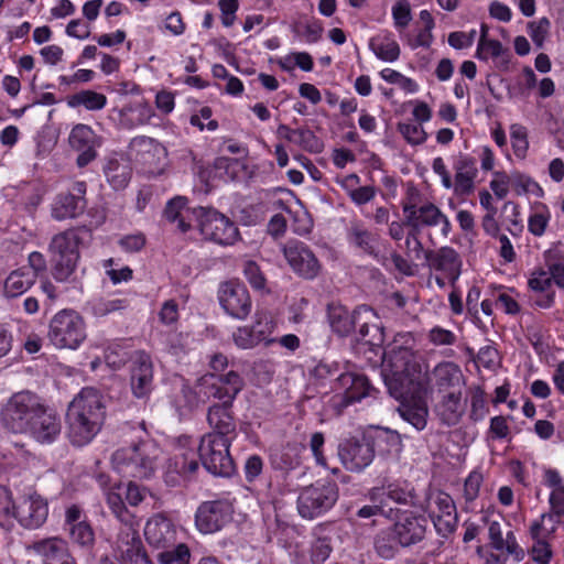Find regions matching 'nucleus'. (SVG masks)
Returning a JSON list of instances; mask_svg holds the SVG:
<instances>
[{
	"label": "nucleus",
	"mask_w": 564,
	"mask_h": 564,
	"mask_svg": "<svg viewBox=\"0 0 564 564\" xmlns=\"http://www.w3.org/2000/svg\"><path fill=\"white\" fill-rule=\"evenodd\" d=\"M106 416L105 398L93 387H86L67 409V434L75 446L88 444L100 431Z\"/></svg>",
	"instance_id": "nucleus-2"
},
{
	"label": "nucleus",
	"mask_w": 564,
	"mask_h": 564,
	"mask_svg": "<svg viewBox=\"0 0 564 564\" xmlns=\"http://www.w3.org/2000/svg\"><path fill=\"white\" fill-rule=\"evenodd\" d=\"M482 480L481 473L474 470L469 474L464 484V497L467 501H474L479 496Z\"/></svg>",
	"instance_id": "nucleus-63"
},
{
	"label": "nucleus",
	"mask_w": 564,
	"mask_h": 564,
	"mask_svg": "<svg viewBox=\"0 0 564 564\" xmlns=\"http://www.w3.org/2000/svg\"><path fill=\"white\" fill-rule=\"evenodd\" d=\"M107 181L115 189L124 188L131 178V167L124 161L110 159L105 166Z\"/></svg>",
	"instance_id": "nucleus-39"
},
{
	"label": "nucleus",
	"mask_w": 564,
	"mask_h": 564,
	"mask_svg": "<svg viewBox=\"0 0 564 564\" xmlns=\"http://www.w3.org/2000/svg\"><path fill=\"white\" fill-rule=\"evenodd\" d=\"M370 47L375 55L384 62H394L400 56V46L390 36H386L379 42L372 40Z\"/></svg>",
	"instance_id": "nucleus-46"
},
{
	"label": "nucleus",
	"mask_w": 564,
	"mask_h": 564,
	"mask_svg": "<svg viewBox=\"0 0 564 564\" xmlns=\"http://www.w3.org/2000/svg\"><path fill=\"white\" fill-rule=\"evenodd\" d=\"M510 138L514 154L523 158L529 147L527 129L518 123L512 124L510 127Z\"/></svg>",
	"instance_id": "nucleus-54"
},
{
	"label": "nucleus",
	"mask_w": 564,
	"mask_h": 564,
	"mask_svg": "<svg viewBox=\"0 0 564 564\" xmlns=\"http://www.w3.org/2000/svg\"><path fill=\"white\" fill-rule=\"evenodd\" d=\"M293 143L311 153H321L324 149L323 141L307 127L296 129V137Z\"/></svg>",
	"instance_id": "nucleus-48"
},
{
	"label": "nucleus",
	"mask_w": 564,
	"mask_h": 564,
	"mask_svg": "<svg viewBox=\"0 0 564 564\" xmlns=\"http://www.w3.org/2000/svg\"><path fill=\"white\" fill-rule=\"evenodd\" d=\"M543 259L552 282L564 289V252L554 247L544 252Z\"/></svg>",
	"instance_id": "nucleus-40"
},
{
	"label": "nucleus",
	"mask_w": 564,
	"mask_h": 564,
	"mask_svg": "<svg viewBox=\"0 0 564 564\" xmlns=\"http://www.w3.org/2000/svg\"><path fill=\"white\" fill-rule=\"evenodd\" d=\"M161 451L151 441H141L117 449L111 455V464L122 477L145 480L155 475Z\"/></svg>",
	"instance_id": "nucleus-3"
},
{
	"label": "nucleus",
	"mask_w": 564,
	"mask_h": 564,
	"mask_svg": "<svg viewBox=\"0 0 564 564\" xmlns=\"http://www.w3.org/2000/svg\"><path fill=\"white\" fill-rule=\"evenodd\" d=\"M130 151L135 153L141 160L151 163L154 159L158 161L166 156V149L155 139L145 135L133 138L129 144Z\"/></svg>",
	"instance_id": "nucleus-31"
},
{
	"label": "nucleus",
	"mask_w": 564,
	"mask_h": 564,
	"mask_svg": "<svg viewBox=\"0 0 564 564\" xmlns=\"http://www.w3.org/2000/svg\"><path fill=\"white\" fill-rule=\"evenodd\" d=\"M507 50L498 40H487L485 42H478L476 56L480 59H487L489 56L497 58L502 56Z\"/></svg>",
	"instance_id": "nucleus-58"
},
{
	"label": "nucleus",
	"mask_w": 564,
	"mask_h": 564,
	"mask_svg": "<svg viewBox=\"0 0 564 564\" xmlns=\"http://www.w3.org/2000/svg\"><path fill=\"white\" fill-rule=\"evenodd\" d=\"M185 212L187 213L185 198L175 197L166 204L164 217L170 223L177 221V228L182 232H186L191 228V225L185 220Z\"/></svg>",
	"instance_id": "nucleus-43"
},
{
	"label": "nucleus",
	"mask_w": 564,
	"mask_h": 564,
	"mask_svg": "<svg viewBox=\"0 0 564 564\" xmlns=\"http://www.w3.org/2000/svg\"><path fill=\"white\" fill-rule=\"evenodd\" d=\"M432 375L435 380V386L440 390H447L449 388L459 387L463 381V373L460 368L451 361L438 364L433 369Z\"/></svg>",
	"instance_id": "nucleus-34"
},
{
	"label": "nucleus",
	"mask_w": 564,
	"mask_h": 564,
	"mask_svg": "<svg viewBox=\"0 0 564 564\" xmlns=\"http://www.w3.org/2000/svg\"><path fill=\"white\" fill-rule=\"evenodd\" d=\"M232 406L210 405L207 411V422L212 431L208 435L223 436L225 438L235 440L237 429L235 417L232 415Z\"/></svg>",
	"instance_id": "nucleus-23"
},
{
	"label": "nucleus",
	"mask_w": 564,
	"mask_h": 564,
	"mask_svg": "<svg viewBox=\"0 0 564 564\" xmlns=\"http://www.w3.org/2000/svg\"><path fill=\"white\" fill-rule=\"evenodd\" d=\"M90 238V230L77 227L55 235L50 243L52 274L58 282H66L75 272L79 246Z\"/></svg>",
	"instance_id": "nucleus-4"
},
{
	"label": "nucleus",
	"mask_w": 564,
	"mask_h": 564,
	"mask_svg": "<svg viewBox=\"0 0 564 564\" xmlns=\"http://www.w3.org/2000/svg\"><path fill=\"white\" fill-rule=\"evenodd\" d=\"M347 240L368 254L376 253V236L359 221H352L348 227Z\"/></svg>",
	"instance_id": "nucleus-36"
},
{
	"label": "nucleus",
	"mask_w": 564,
	"mask_h": 564,
	"mask_svg": "<svg viewBox=\"0 0 564 564\" xmlns=\"http://www.w3.org/2000/svg\"><path fill=\"white\" fill-rule=\"evenodd\" d=\"M119 489V484L105 489L106 503L122 524H130L134 521V516L127 509Z\"/></svg>",
	"instance_id": "nucleus-38"
},
{
	"label": "nucleus",
	"mask_w": 564,
	"mask_h": 564,
	"mask_svg": "<svg viewBox=\"0 0 564 564\" xmlns=\"http://www.w3.org/2000/svg\"><path fill=\"white\" fill-rule=\"evenodd\" d=\"M327 311L329 325L338 336H348L356 328L355 311L350 313L345 306L335 303L329 304Z\"/></svg>",
	"instance_id": "nucleus-30"
},
{
	"label": "nucleus",
	"mask_w": 564,
	"mask_h": 564,
	"mask_svg": "<svg viewBox=\"0 0 564 564\" xmlns=\"http://www.w3.org/2000/svg\"><path fill=\"white\" fill-rule=\"evenodd\" d=\"M135 520L130 524H123L118 533L117 549L123 560L140 563L148 562L147 554L143 550L141 538L134 527Z\"/></svg>",
	"instance_id": "nucleus-19"
},
{
	"label": "nucleus",
	"mask_w": 564,
	"mask_h": 564,
	"mask_svg": "<svg viewBox=\"0 0 564 564\" xmlns=\"http://www.w3.org/2000/svg\"><path fill=\"white\" fill-rule=\"evenodd\" d=\"M61 421L57 415L48 411L45 405L32 420L28 434L40 443H52L61 433Z\"/></svg>",
	"instance_id": "nucleus-20"
},
{
	"label": "nucleus",
	"mask_w": 564,
	"mask_h": 564,
	"mask_svg": "<svg viewBox=\"0 0 564 564\" xmlns=\"http://www.w3.org/2000/svg\"><path fill=\"white\" fill-rule=\"evenodd\" d=\"M273 468L280 470H291L301 464V458L295 446H284L271 454Z\"/></svg>",
	"instance_id": "nucleus-42"
},
{
	"label": "nucleus",
	"mask_w": 564,
	"mask_h": 564,
	"mask_svg": "<svg viewBox=\"0 0 564 564\" xmlns=\"http://www.w3.org/2000/svg\"><path fill=\"white\" fill-rule=\"evenodd\" d=\"M193 214L205 239L224 246L232 245L238 239L237 226L216 209L198 207Z\"/></svg>",
	"instance_id": "nucleus-9"
},
{
	"label": "nucleus",
	"mask_w": 564,
	"mask_h": 564,
	"mask_svg": "<svg viewBox=\"0 0 564 564\" xmlns=\"http://www.w3.org/2000/svg\"><path fill=\"white\" fill-rule=\"evenodd\" d=\"M42 406L41 399L30 391L14 393L2 409V424L12 433L28 432Z\"/></svg>",
	"instance_id": "nucleus-6"
},
{
	"label": "nucleus",
	"mask_w": 564,
	"mask_h": 564,
	"mask_svg": "<svg viewBox=\"0 0 564 564\" xmlns=\"http://www.w3.org/2000/svg\"><path fill=\"white\" fill-rule=\"evenodd\" d=\"M47 514L46 501L34 494L23 497L15 505L12 517L25 529H37L46 521Z\"/></svg>",
	"instance_id": "nucleus-15"
},
{
	"label": "nucleus",
	"mask_w": 564,
	"mask_h": 564,
	"mask_svg": "<svg viewBox=\"0 0 564 564\" xmlns=\"http://www.w3.org/2000/svg\"><path fill=\"white\" fill-rule=\"evenodd\" d=\"M401 417L416 431H422L427 424L429 408L423 399H413L402 403L398 409Z\"/></svg>",
	"instance_id": "nucleus-32"
},
{
	"label": "nucleus",
	"mask_w": 564,
	"mask_h": 564,
	"mask_svg": "<svg viewBox=\"0 0 564 564\" xmlns=\"http://www.w3.org/2000/svg\"><path fill=\"white\" fill-rule=\"evenodd\" d=\"M338 457L343 466L354 473L368 467L375 458V447L368 437L345 438L338 444Z\"/></svg>",
	"instance_id": "nucleus-11"
},
{
	"label": "nucleus",
	"mask_w": 564,
	"mask_h": 564,
	"mask_svg": "<svg viewBox=\"0 0 564 564\" xmlns=\"http://www.w3.org/2000/svg\"><path fill=\"white\" fill-rule=\"evenodd\" d=\"M69 107L84 106L87 110H100L107 104V97L104 94L94 90H82L69 97L67 101Z\"/></svg>",
	"instance_id": "nucleus-41"
},
{
	"label": "nucleus",
	"mask_w": 564,
	"mask_h": 564,
	"mask_svg": "<svg viewBox=\"0 0 564 564\" xmlns=\"http://www.w3.org/2000/svg\"><path fill=\"white\" fill-rule=\"evenodd\" d=\"M32 550L39 555L43 564H77L68 551L67 543L57 538L37 541Z\"/></svg>",
	"instance_id": "nucleus-21"
},
{
	"label": "nucleus",
	"mask_w": 564,
	"mask_h": 564,
	"mask_svg": "<svg viewBox=\"0 0 564 564\" xmlns=\"http://www.w3.org/2000/svg\"><path fill=\"white\" fill-rule=\"evenodd\" d=\"M198 468V463L194 452L187 451L182 454L174 455L166 463L164 471V481L170 487L180 484L182 477L194 474Z\"/></svg>",
	"instance_id": "nucleus-27"
},
{
	"label": "nucleus",
	"mask_w": 564,
	"mask_h": 564,
	"mask_svg": "<svg viewBox=\"0 0 564 564\" xmlns=\"http://www.w3.org/2000/svg\"><path fill=\"white\" fill-rule=\"evenodd\" d=\"M153 388V364L144 351H137L131 365V389L137 398L147 397Z\"/></svg>",
	"instance_id": "nucleus-16"
},
{
	"label": "nucleus",
	"mask_w": 564,
	"mask_h": 564,
	"mask_svg": "<svg viewBox=\"0 0 564 564\" xmlns=\"http://www.w3.org/2000/svg\"><path fill=\"white\" fill-rule=\"evenodd\" d=\"M392 17L397 29L406 28L412 20L410 3L406 0H398L392 7Z\"/></svg>",
	"instance_id": "nucleus-56"
},
{
	"label": "nucleus",
	"mask_w": 564,
	"mask_h": 564,
	"mask_svg": "<svg viewBox=\"0 0 564 564\" xmlns=\"http://www.w3.org/2000/svg\"><path fill=\"white\" fill-rule=\"evenodd\" d=\"M551 22L546 17L528 23V33L538 48H541L550 32Z\"/></svg>",
	"instance_id": "nucleus-52"
},
{
	"label": "nucleus",
	"mask_w": 564,
	"mask_h": 564,
	"mask_svg": "<svg viewBox=\"0 0 564 564\" xmlns=\"http://www.w3.org/2000/svg\"><path fill=\"white\" fill-rule=\"evenodd\" d=\"M87 184L77 181L67 192L56 195L52 204L51 214L56 220L73 219L84 213L86 208Z\"/></svg>",
	"instance_id": "nucleus-14"
},
{
	"label": "nucleus",
	"mask_w": 564,
	"mask_h": 564,
	"mask_svg": "<svg viewBox=\"0 0 564 564\" xmlns=\"http://www.w3.org/2000/svg\"><path fill=\"white\" fill-rule=\"evenodd\" d=\"M210 379H217L218 382L228 390L229 394L234 398L240 393V391L245 387V381L240 373L237 371L230 370L227 373H220L216 376L215 373H210Z\"/></svg>",
	"instance_id": "nucleus-51"
},
{
	"label": "nucleus",
	"mask_w": 564,
	"mask_h": 564,
	"mask_svg": "<svg viewBox=\"0 0 564 564\" xmlns=\"http://www.w3.org/2000/svg\"><path fill=\"white\" fill-rule=\"evenodd\" d=\"M84 318L73 310H62L50 321L47 339L57 349H77L86 339Z\"/></svg>",
	"instance_id": "nucleus-5"
},
{
	"label": "nucleus",
	"mask_w": 564,
	"mask_h": 564,
	"mask_svg": "<svg viewBox=\"0 0 564 564\" xmlns=\"http://www.w3.org/2000/svg\"><path fill=\"white\" fill-rule=\"evenodd\" d=\"M69 530V538L74 544L84 549H91L95 543V533L91 525L83 520L74 523Z\"/></svg>",
	"instance_id": "nucleus-45"
},
{
	"label": "nucleus",
	"mask_w": 564,
	"mask_h": 564,
	"mask_svg": "<svg viewBox=\"0 0 564 564\" xmlns=\"http://www.w3.org/2000/svg\"><path fill=\"white\" fill-rule=\"evenodd\" d=\"M528 284L530 289L535 292H546L551 288L552 278L550 276L545 267L539 268L532 272Z\"/></svg>",
	"instance_id": "nucleus-61"
},
{
	"label": "nucleus",
	"mask_w": 564,
	"mask_h": 564,
	"mask_svg": "<svg viewBox=\"0 0 564 564\" xmlns=\"http://www.w3.org/2000/svg\"><path fill=\"white\" fill-rule=\"evenodd\" d=\"M338 499L334 481L321 480L304 487L297 497V511L303 519L313 520L326 513Z\"/></svg>",
	"instance_id": "nucleus-7"
},
{
	"label": "nucleus",
	"mask_w": 564,
	"mask_h": 564,
	"mask_svg": "<svg viewBox=\"0 0 564 564\" xmlns=\"http://www.w3.org/2000/svg\"><path fill=\"white\" fill-rule=\"evenodd\" d=\"M398 130L411 144H421L427 138L426 132L420 123L401 122L398 124Z\"/></svg>",
	"instance_id": "nucleus-53"
},
{
	"label": "nucleus",
	"mask_w": 564,
	"mask_h": 564,
	"mask_svg": "<svg viewBox=\"0 0 564 564\" xmlns=\"http://www.w3.org/2000/svg\"><path fill=\"white\" fill-rule=\"evenodd\" d=\"M454 193L458 196L470 195L475 189V178L478 173L476 160L469 155H459L454 164Z\"/></svg>",
	"instance_id": "nucleus-25"
},
{
	"label": "nucleus",
	"mask_w": 564,
	"mask_h": 564,
	"mask_svg": "<svg viewBox=\"0 0 564 564\" xmlns=\"http://www.w3.org/2000/svg\"><path fill=\"white\" fill-rule=\"evenodd\" d=\"M126 307V301L121 299H98L91 303V312L95 316L102 317Z\"/></svg>",
	"instance_id": "nucleus-55"
},
{
	"label": "nucleus",
	"mask_w": 564,
	"mask_h": 564,
	"mask_svg": "<svg viewBox=\"0 0 564 564\" xmlns=\"http://www.w3.org/2000/svg\"><path fill=\"white\" fill-rule=\"evenodd\" d=\"M534 543L530 550V554L532 560L536 564H549L553 552L551 545L546 541V539L533 540Z\"/></svg>",
	"instance_id": "nucleus-60"
},
{
	"label": "nucleus",
	"mask_w": 564,
	"mask_h": 564,
	"mask_svg": "<svg viewBox=\"0 0 564 564\" xmlns=\"http://www.w3.org/2000/svg\"><path fill=\"white\" fill-rule=\"evenodd\" d=\"M96 134L89 126L77 124L69 134V144L74 150L97 147Z\"/></svg>",
	"instance_id": "nucleus-44"
},
{
	"label": "nucleus",
	"mask_w": 564,
	"mask_h": 564,
	"mask_svg": "<svg viewBox=\"0 0 564 564\" xmlns=\"http://www.w3.org/2000/svg\"><path fill=\"white\" fill-rule=\"evenodd\" d=\"M436 531L446 536L452 533L457 524V513L451 514H430Z\"/></svg>",
	"instance_id": "nucleus-62"
},
{
	"label": "nucleus",
	"mask_w": 564,
	"mask_h": 564,
	"mask_svg": "<svg viewBox=\"0 0 564 564\" xmlns=\"http://www.w3.org/2000/svg\"><path fill=\"white\" fill-rule=\"evenodd\" d=\"M273 328V321L267 312L256 313V322L252 325L251 329L253 330L260 343L264 341L265 344H271L275 341L274 339H269V335L272 333Z\"/></svg>",
	"instance_id": "nucleus-50"
},
{
	"label": "nucleus",
	"mask_w": 564,
	"mask_h": 564,
	"mask_svg": "<svg viewBox=\"0 0 564 564\" xmlns=\"http://www.w3.org/2000/svg\"><path fill=\"white\" fill-rule=\"evenodd\" d=\"M336 389L343 390L344 405L370 395L372 389L368 378L365 375L356 372L341 373L336 378Z\"/></svg>",
	"instance_id": "nucleus-22"
},
{
	"label": "nucleus",
	"mask_w": 564,
	"mask_h": 564,
	"mask_svg": "<svg viewBox=\"0 0 564 564\" xmlns=\"http://www.w3.org/2000/svg\"><path fill=\"white\" fill-rule=\"evenodd\" d=\"M456 513V507L452 497L445 492H438L430 505V514Z\"/></svg>",
	"instance_id": "nucleus-57"
},
{
	"label": "nucleus",
	"mask_w": 564,
	"mask_h": 564,
	"mask_svg": "<svg viewBox=\"0 0 564 564\" xmlns=\"http://www.w3.org/2000/svg\"><path fill=\"white\" fill-rule=\"evenodd\" d=\"M403 213L405 224L410 228H417L419 230L421 226L433 227L440 225L443 217L441 209L432 203H426L420 207L405 204Z\"/></svg>",
	"instance_id": "nucleus-28"
},
{
	"label": "nucleus",
	"mask_w": 564,
	"mask_h": 564,
	"mask_svg": "<svg viewBox=\"0 0 564 564\" xmlns=\"http://www.w3.org/2000/svg\"><path fill=\"white\" fill-rule=\"evenodd\" d=\"M387 373L384 383L391 397L402 398L410 386L424 388L431 381L429 365L416 349V341L411 333H399L386 352Z\"/></svg>",
	"instance_id": "nucleus-1"
},
{
	"label": "nucleus",
	"mask_w": 564,
	"mask_h": 564,
	"mask_svg": "<svg viewBox=\"0 0 564 564\" xmlns=\"http://www.w3.org/2000/svg\"><path fill=\"white\" fill-rule=\"evenodd\" d=\"M460 397V391H453L444 395L437 404L436 414L443 424L454 426L460 421L465 410Z\"/></svg>",
	"instance_id": "nucleus-29"
},
{
	"label": "nucleus",
	"mask_w": 564,
	"mask_h": 564,
	"mask_svg": "<svg viewBox=\"0 0 564 564\" xmlns=\"http://www.w3.org/2000/svg\"><path fill=\"white\" fill-rule=\"evenodd\" d=\"M232 512L228 500L205 501L196 511V528L204 534L217 532L231 520Z\"/></svg>",
	"instance_id": "nucleus-13"
},
{
	"label": "nucleus",
	"mask_w": 564,
	"mask_h": 564,
	"mask_svg": "<svg viewBox=\"0 0 564 564\" xmlns=\"http://www.w3.org/2000/svg\"><path fill=\"white\" fill-rule=\"evenodd\" d=\"M189 557V549L185 543H175L174 546L158 554L159 561L163 564H188Z\"/></svg>",
	"instance_id": "nucleus-49"
},
{
	"label": "nucleus",
	"mask_w": 564,
	"mask_h": 564,
	"mask_svg": "<svg viewBox=\"0 0 564 564\" xmlns=\"http://www.w3.org/2000/svg\"><path fill=\"white\" fill-rule=\"evenodd\" d=\"M491 547L498 552L511 556L516 562H521L524 556V550L520 546L513 531H508L502 539L496 542Z\"/></svg>",
	"instance_id": "nucleus-47"
},
{
	"label": "nucleus",
	"mask_w": 564,
	"mask_h": 564,
	"mask_svg": "<svg viewBox=\"0 0 564 564\" xmlns=\"http://www.w3.org/2000/svg\"><path fill=\"white\" fill-rule=\"evenodd\" d=\"M332 552L330 543L327 539H317L311 547V560L314 564L324 563Z\"/></svg>",
	"instance_id": "nucleus-64"
},
{
	"label": "nucleus",
	"mask_w": 564,
	"mask_h": 564,
	"mask_svg": "<svg viewBox=\"0 0 564 564\" xmlns=\"http://www.w3.org/2000/svg\"><path fill=\"white\" fill-rule=\"evenodd\" d=\"M198 388V394H203L207 399H215L219 401L213 405L232 406L234 400L236 399L229 394L228 390H226L217 379H210V373L202 378Z\"/></svg>",
	"instance_id": "nucleus-37"
},
{
	"label": "nucleus",
	"mask_w": 564,
	"mask_h": 564,
	"mask_svg": "<svg viewBox=\"0 0 564 564\" xmlns=\"http://www.w3.org/2000/svg\"><path fill=\"white\" fill-rule=\"evenodd\" d=\"M427 519L423 516L404 513L391 525L402 547L420 543L426 533Z\"/></svg>",
	"instance_id": "nucleus-17"
},
{
	"label": "nucleus",
	"mask_w": 564,
	"mask_h": 564,
	"mask_svg": "<svg viewBox=\"0 0 564 564\" xmlns=\"http://www.w3.org/2000/svg\"><path fill=\"white\" fill-rule=\"evenodd\" d=\"M373 547L379 557L392 560L402 546L395 532L391 527H388L375 535Z\"/></svg>",
	"instance_id": "nucleus-35"
},
{
	"label": "nucleus",
	"mask_w": 564,
	"mask_h": 564,
	"mask_svg": "<svg viewBox=\"0 0 564 564\" xmlns=\"http://www.w3.org/2000/svg\"><path fill=\"white\" fill-rule=\"evenodd\" d=\"M223 310L234 318L245 319L251 312V297L245 284L237 281L223 283L218 290Z\"/></svg>",
	"instance_id": "nucleus-12"
},
{
	"label": "nucleus",
	"mask_w": 564,
	"mask_h": 564,
	"mask_svg": "<svg viewBox=\"0 0 564 564\" xmlns=\"http://www.w3.org/2000/svg\"><path fill=\"white\" fill-rule=\"evenodd\" d=\"M35 272L26 267L12 271L4 281V294L17 297L28 291L35 283Z\"/></svg>",
	"instance_id": "nucleus-33"
},
{
	"label": "nucleus",
	"mask_w": 564,
	"mask_h": 564,
	"mask_svg": "<svg viewBox=\"0 0 564 564\" xmlns=\"http://www.w3.org/2000/svg\"><path fill=\"white\" fill-rule=\"evenodd\" d=\"M426 260L432 269L442 271L452 283L460 274V260L458 253L451 247H442L437 251H427Z\"/></svg>",
	"instance_id": "nucleus-26"
},
{
	"label": "nucleus",
	"mask_w": 564,
	"mask_h": 564,
	"mask_svg": "<svg viewBox=\"0 0 564 564\" xmlns=\"http://www.w3.org/2000/svg\"><path fill=\"white\" fill-rule=\"evenodd\" d=\"M355 317L357 318L358 340L368 345H378L383 340L381 327L377 323L378 316L371 307L358 306L355 310Z\"/></svg>",
	"instance_id": "nucleus-24"
},
{
	"label": "nucleus",
	"mask_w": 564,
	"mask_h": 564,
	"mask_svg": "<svg viewBox=\"0 0 564 564\" xmlns=\"http://www.w3.org/2000/svg\"><path fill=\"white\" fill-rule=\"evenodd\" d=\"M234 440L205 434L199 443L198 454L203 466L213 475L230 476L235 470L229 447Z\"/></svg>",
	"instance_id": "nucleus-8"
},
{
	"label": "nucleus",
	"mask_w": 564,
	"mask_h": 564,
	"mask_svg": "<svg viewBox=\"0 0 564 564\" xmlns=\"http://www.w3.org/2000/svg\"><path fill=\"white\" fill-rule=\"evenodd\" d=\"M144 535L148 543L156 549H170L176 543V528L163 514L152 517L145 524Z\"/></svg>",
	"instance_id": "nucleus-18"
},
{
	"label": "nucleus",
	"mask_w": 564,
	"mask_h": 564,
	"mask_svg": "<svg viewBox=\"0 0 564 564\" xmlns=\"http://www.w3.org/2000/svg\"><path fill=\"white\" fill-rule=\"evenodd\" d=\"M234 343L237 347L241 349H251L260 344V340L257 338L256 334L251 329V327H239L232 334Z\"/></svg>",
	"instance_id": "nucleus-59"
},
{
	"label": "nucleus",
	"mask_w": 564,
	"mask_h": 564,
	"mask_svg": "<svg viewBox=\"0 0 564 564\" xmlns=\"http://www.w3.org/2000/svg\"><path fill=\"white\" fill-rule=\"evenodd\" d=\"M282 251L288 264L299 276L313 280L321 273L319 260L304 242L291 240L283 246Z\"/></svg>",
	"instance_id": "nucleus-10"
}]
</instances>
